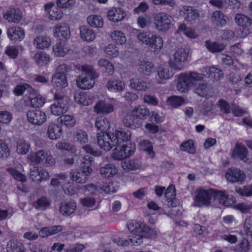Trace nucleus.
<instances>
[{
	"label": "nucleus",
	"instance_id": "nucleus-63",
	"mask_svg": "<svg viewBox=\"0 0 252 252\" xmlns=\"http://www.w3.org/2000/svg\"><path fill=\"white\" fill-rule=\"evenodd\" d=\"M108 57L115 58L119 55V50L115 45L109 44L105 49Z\"/></svg>",
	"mask_w": 252,
	"mask_h": 252
},
{
	"label": "nucleus",
	"instance_id": "nucleus-37",
	"mask_svg": "<svg viewBox=\"0 0 252 252\" xmlns=\"http://www.w3.org/2000/svg\"><path fill=\"white\" fill-rule=\"evenodd\" d=\"M131 114L139 119H145L149 115V110L143 106L135 107L131 111Z\"/></svg>",
	"mask_w": 252,
	"mask_h": 252
},
{
	"label": "nucleus",
	"instance_id": "nucleus-7",
	"mask_svg": "<svg viewBox=\"0 0 252 252\" xmlns=\"http://www.w3.org/2000/svg\"><path fill=\"white\" fill-rule=\"evenodd\" d=\"M29 158L32 161L37 164L44 163L49 166L54 165L56 162L50 152L44 150L31 153L29 155Z\"/></svg>",
	"mask_w": 252,
	"mask_h": 252
},
{
	"label": "nucleus",
	"instance_id": "nucleus-11",
	"mask_svg": "<svg viewBox=\"0 0 252 252\" xmlns=\"http://www.w3.org/2000/svg\"><path fill=\"white\" fill-rule=\"evenodd\" d=\"M245 177L244 172L236 168L228 169L225 174L226 180L231 183L242 182L245 180Z\"/></svg>",
	"mask_w": 252,
	"mask_h": 252
},
{
	"label": "nucleus",
	"instance_id": "nucleus-20",
	"mask_svg": "<svg viewBox=\"0 0 252 252\" xmlns=\"http://www.w3.org/2000/svg\"><path fill=\"white\" fill-rule=\"evenodd\" d=\"M54 35L60 39H66L69 38L70 32L69 27L65 23L58 24L54 30Z\"/></svg>",
	"mask_w": 252,
	"mask_h": 252
},
{
	"label": "nucleus",
	"instance_id": "nucleus-17",
	"mask_svg": "<svg viewBox=\"0 0 252 252\" xmlns=\"http://www.w3.org/2000/svg\"><path fill=\"white\" fill-rule=\"evenodd\" d=\"M126 16L125 11L119 7H113L108 10L107 17L108 19L114 22L121 21Z\"/></svg>",
	"mask_w": 252,
	"mask_h": 252
},
{
	"label": "nucleus",
	"instance_id": "nucleus-41",
	"mask_svg": "<svg viewBox=\"0 0 252 252\" xmlns=\"http://www.w3.org/2000/svg\"><path fill=\"white\" fill-rule=\"evenodd\" d=\"M45 102V99L40 94H37L27 101V105L32 107L39 108L42 106Z\"/></svg>",
	"mask_w": 252,
	"mask_h": 252
},
{
	"label": "nucleus",
	"instance_id": "nucleus-35",
	"mask_svg": "<svg viewBox=\"0 0 252 252\" xmlns=\"http://www.w3.org/2000/svg\"><path fill=\"white\" fill-rule=\"evenodd\" d=\"M53 85L56 87L63 88L67 86L66 75L54 74L52 78Z\"/></svg>",
	"mask_w": 252,
	"mask_h": 252
},
{
	"label": "nucleus",
	"instance_id": "nucleus-26",
	"mask_svg": "<svg viewBox=\"0 0 252 252\" xmlns=\"http://www.w3.org/2000/svg\"><path fill=\"white\" fill-rule=\"evenodd\" d=\"M94 111L97 113L107 114L113 111L114 106L112 104L101 101L97 102L94 108Z\"/></svg>",
	"mask_w": 252,
	"mask_h": 252
},
{
	"label": "nucleus",
	"instance_id": "nucleus-21",
	"mask_svg": "<svg viewBox=\"0 0 252 252\" xmlns=\"http://www.w3.org/2000/svg\"><path fill=\"white\" fill-rule=\"evenodd\" d=\"M51 43V39L45 36L39 35L33 40V44L37 49H44L48 48Z\"/></svg>",
	"mask_w": 252,
	"mask_h": 252
},
{
	"label": "nucleus",
	"instance_id": "nucleus-51",
	"mask_svg": "<svg viewBox=\"0 0 252 252\" xmlns=\"http://www.w3.org/2000/svg\"><path fill=\"white\" fill-rule=\"evenodd\" d=\"M74 100L76 103L87 106L92 103V101L86 94L82 93L77 94L74 95Z\"/></svg>",
	"mask_w": 252,
	"mask_h": 252
},
{
	"label": "nucleus",
	"instance_id": "nucleus-58",
	"mask_svg": "<svg viewBox=\"0 0 252 252\" xmlns=\"http://www.w3.org/2000/svg\"><path fill=\"white\" fill-rule=\"evenodd\" d=\"M115 151L113 153L112 158L116 160H122L126 158V154L122 149L121 145L115 146Z\"/></svg>",
	"mask_w": 252,
	"mask_h": 252
},
{
	"label": "nucleus",
	"instance_id": "nucleus-5",
	"mask_svg": "<svg viewBox=\"0 0 252 252\" xmlns=\"http://www.w3.org/2000/svg\"><path fill=\"white\" fill-rule=\"evenodd\" d=\"M189 57V50L188 48H180L176 50L173 59L169 62L171 69L180 71L184 69L183 63L187 62Z\"/></svg>",
	"mask_w": 252,
	"mask_h": 252
},
{
	"label": "nucleus",
	"instance_id": "nucleus-4",
	"mask_svg": "<svg viewBox=\"0 0 252 252\" xmlns=\"http://www.w3.org/2000/svg\"><path fill=\"white\" fill-rule=\"evenodd\" d=\"M54 102L50 106L52 114L60 116L66 113L68 110L69 99L62 92L56 93L54 94Z\"/></svg>",
	"mask_w": 252,
	"mask_h": 252
},
{
	"label": "nucleus",
	"instance_id": "nucleus-48",
	"mask_svg": "<svg viewBox=\"0 0 252 252\" xmlns=\"http://www.w3.org/2000/svg\"><path fill=\"white\" fill-rule=\"evenodd\" d=\"M236 23L243 27H248L251 24V20L247 16L243 14H237L235 17Z\"/></svg>",
	"mask_w": 252,
	"mask_h": 252
},
{
	"label": "nucleus",
	"instance_id": "nucleus-45",
	"mask_svg": "<svg viewBox=\"0 0 252 252\" xmlns=\"http://www.w3.org/2000/svg\"><path fill=\"white\" fill-rule=\"evenodd\" d=\"M163 46V41L159 36L155 34H153V37L151 38L150 43L149 47L154 49L155 50H160Z\"/></svg>",
	"mask_w": 252,
	"mask_h": 252
},
{
	"label": "nucleus",
	"instance_id": "nucleus-9",
	"mask_svg": "<svg viewBox=\"0 0 252 252\" xmlns=\"http://www.w3.org/2000/svg\"><path fill=\"white\" fill-rule=\"evenodd\" d=\"M112 136V133L109 132L98 133L97 141L99 147L106 151H109L116 146L115 141L113 140Z\"/></svg>",
	"mask_w": 252,
	"mask_h": 252
},
{
	"label": "nucleus",
	"instance_id": "nucleus-59",
	"mask_svg": "<svg viewBox=\"0 0 252 252\" xmlns=\"http://www.w3.org/2000/svg\"><path fill=\"white\" fill-rule=\"evenodd\" d=\"M74 138L80 144L86 143L88 141L86 132L81 129L76 130L74 134Z\"/></svg>",
	"mask_w": 252,
	"mask_h": 252
},
{
	"label": "nucleus",
	"instance_id": "nucleus-29",
	"mask_svg": "<svg viewBox=\"0 0 252 252\" xmlns=\"http://www.w3.org/2000/svg\"><path fill=\"white\" fill-rule=\"evenodd\" d=\"M106 87L109 91L117 92L123 90L125 85L124 82L121 80L111 79L108 81Z\"/></svg>",
	"mask_w": 252,
	"mask_h": 252
},
{
	"label": "nucleus",
	"instance_id": "nucleus-8",
	"mask_svg": "<svg viewBox=\"0 0 252 252\" xmlns=\"http://www.w3.org/2000/svg\"><path fill=\"white\" fill-rule=\"evenodd\" d=\"M154 20L156 27L158 31H166L172 26L173 19L169 14L161 12L155 15Z\"/></svg>",
	"mask_w": 252,
	"mask_h": 252
},
{
	"label": "nucleus",
	"instance_id": "nucleus-42",
	"mask_svg": "<svg viewBox=\"0 0 252 252\" xmlns=\"http://www.w3.org/2000/svg\"><path fill=\"white\" fill-rule=\"evenodd\" d=\"M33 60L37 65L43 66L49 62L50 58L45 52H39L35 54Z\"/></svg>",
	"mask_w": 252,
	"mask_h": 252
},
{
	"label": "nucleus",
	"instance_id": "nucleus-40",
	"mask_svg": "<svg viewBox=\"0 0 252 252\" xmlns=\"http://www.w3.org/2000/svg\"><path fill=\"white\" fill-rule=\"evenodd\" d=\"M214 193L213 198L215 199H219L220 204L226 207L231 205V203L228 201V195L225 191H219L214 189Z\"/></svg>",
	"mask_w": 252,
	"mask_h": 252
},
{
	"label": "nucleus",
	"instance_id": "nucleus-50",
	"mask_svg": "<svg viewBox=\"0 0 252 252\" xmlns=\"http://www.w3.org/2000/svg\"><path fill=\"white\" fill-rule=\"evenodd\" d=\"M206 48L211 52H219L224 50L225 46L221 43L206 41L205 43Z\"/></svg>",
	"mask_w": 252,
	"mask_h": 252
},
{
	"label": "nucleus",
	"instance_id": "nucleus-49",
	"mask_svg": "<svg viewBox=\"0 0 252 252\" xmlns=\"http://www.w3.org/2000/svg\"><path fill=\"white\" fill-rule=\"evenodd\" d=\"M30 147L28 142L21 139L17 141L16 151L20 155H25L28 152Z\"/></svg>",
	"mask_w": 252,
	"mask_h": 252
},
{
	"label": "nucleus",
	"instance_id": "nucleus-1",
	"mask_svg": "<svg viewBox=\"0 0 252 252\" xmlns=\"http://www.w3.org/2000/svg\"><path fill=\"white\" fill-rule=\"evenodd\" d=\"M127 226L128 230L135 235L132 238V245H140L142 242L143 238H156L157 235L156 230L141 222L133 220L129 222Z\"/></svg>",
	"mask_w": 252,
	"mask_h": 252
},
{
	"label": "nucleus",
	"instance_id": "nucleus-39",
	"mask_svg": "<svg viewBox=\"0 0 252 252\" xmlns=\"http://www.w3.org/2000/svg\"><path fill=\"white\" fill-rule=\"evenodd\" d=\"M142 166V163L140 158H133L123 163V167H126L131 170L140 169Z\"/></svg>",
	"mask_w": 252,
	"mask_h": 252
},
{
	"label": "nucleus",
	"instance_id": "nucleus-64",
	"mask_svg": "<svg viewBox=\"0 0 252 252\" xmlns=\"http://www.w3.org/2000/svg\"><path fill=\"white\" fill-rule=\"evenodd\" d=\"M236 192L242 196H251L252 195V185L249 187L244 186L243 188H236Z\"/></svg>",
	"mask_w": 252,
	"mask_h": 252
},
{
	"label": "nucleus",
	"instance_id": "nucleus-47",
	"mask_svg": "<svg viewBox=\"0 0 252 252\" xmlns=\"http://www.w3.org/2000/svg\"><path fill=\"white\" fill-rule=\"evenodd\" d=\"M50 205V200L45 196H42L33 203V206L37 209L44 210Z\"/></svg>",
	"mask_w": 252,
	"mask_h": 252
},
{
	"label": "nucleus",
	"instance_id": "nucleus-13",
	"mask_svg": "<svg viewBox=\"0 0 252 252\" xmlns=\"http://www.w3.org/2000/svg\"><path fill=\"white\" fill-rule=\"evenodd\" d=\"M136 70L141 74L149 76L155 72V65L151 62L144 60L139 61L135 65Z\"/></svg>",
	"mask_w": 252,
	"mask_h": 252
},
{
	"label": "nucleus",
	"instance_id": "nucleus-44",
	"mask_svg": "<svg viewBox=\"0 0 252 252\" xmlns=\"http://www.w3.org/2000/svg\"><path fill=\"white\" fill-rule=\"evenodd\" d=\"M177 32L179 33L183 32L190 38H196L198 37V35L195 31L190 28L187 27L185 24H182L179 26Z\"/></svg>",
	"mask_w": 252,
	"mask_h": 252
},
{
	"label": "nucleus",
	"instance_id": "nucleus-10",
	"mask_svg": "<svg viewBox=\"0 0 252 252\" xmlns=\"http://www.w3.org/2000/svg\"><path fill=\"white\" fill-rule=\"evenodd\" d=\"M26 116L28 121L34 125L40 126L46 120V114L38 109L28 111Z\"/></svg>",
	"mask_w": 252,
	"mask_h": 252
},
{
	"label": "nucleus",
	"instance_id": "nucleus-56",
	"mask_svg": "<svg viewBox=\"0 0 252 252\" xmlns=\"http://www.w3.org/2000/svg\"><path fill=\"white\" fill-rule=\"evenodd\" d=\"M58 119L61 123L67 127H72L75 123L73 117L70 115H63L59 117Z\"/></svg>",
	"mask_w": 252,
	"mask_h": 252
},
{
	"label": "nucleus",
	"instance_id": "nucleus-36",
	"mask_svg": "<svg viewBox=\"0 0 252 252\" xmlns=\"http://www.w3.org/2000/svg\"><path fill=\"white\" fill-rule=\"evenodd\" d=\"M7 252H25L22 244L17 240H10L6 245Z\"/></svg>",
	"mask_w": 252,
	"mask_h": 252
},
{
	"label": "nucleus",
	"instance_id": "nucleus-62",
	"mask_svg": "<svg viewBox=\"0 0 252 252\" xmlns=\"http://www.w3.org/2000/svg\"><path fill=\"white\" fill-rule=\"evenodd\" d=\"M153 34L150 32H142L138 34L137 37L142 43L149 46L151 38L153 37Z\"/></svg>",
	"mask_w": 252,
	"mask_h": 252
},
{
	"label": "nucleus",
	"instance_id": "nucleus-28",
	"mask_svg": "<svg viewBox=\"0 0 252 252\" xmlns=\"http://www.w3.org/2000/svg\"><path fill=\"white\" fill-rule=\"evenodd\" d=\"M63 226L58 225L49 227H45L41 229L39 235L42 237H47L50 235H55L62 231Z\"/></svg>",
	"mask_w": 252,
	"mask_h": 252
},
{
	"label": "nucleus",
	"instance_id": "nucleus-61",
	"mask_svg": "<svg viewBox=\"0 0 252 252\" xmlns=\"http://www.w3.org/2000/svg\"><path fill=\"white\" fill-rule=\"evenodd\" d=\"M98 64L101 67H104L109 74H112L114 72V66L108 60L101 59L98 61Z\"/></svg>",
	"mask_w": 252,
	"mask_h": 252
},
{
	"label": "nucleus",
	"instance_id": "nucleus-32",
	"mask_svg": "<svg viewBox=\"0 0 252 252\" xmlns=\"http://www.w3.org/2000/svg\"><path fill=\"white\" fill-rule=\"evenodd\" d=\"M130 84L132 89L137 91H146L149 88L146 81L138 78H132Z\"/></svg>",
	"mask_w": 252,
	"mask_h": 252
},
{
	"label": "nucleus",
	"instance_id": "nucleus-14",
	"mask_svg": "<svg viewBox=\"0 0 252 252\" xmlns=\"http://www.w3.org/2000/svg\"><path fill=\"white\" fill-rule=\"evenodd\" d=\"M7 34L9 39L14 42L21 41L25 37L24 30L19 26L9 28L7 30Z\"/></svg>",
	"mask_w": 252,
	"mask_h": 252
},
{
	"label": "nucleus",
	"instance_id": "nucleus-23",
	"mask_svg": "<svg viewBox=\"0 0 252 252\" xmlns=\"http://www.w3.org/2000/svg\"><path fill=\"white\" fill-rule=\"evenodd\" d=\"M90 175V174H88L84 170L81 169L80 171H73L70 173L71 180L79 184L86 183Z\"/></svg>",
	"mask_w": 252,
	"mask_h": 252
},
{
	"label": "nucleus",
	"instance_id": "nucleus-6",
	"mask_svg": "<svg viewBox=\"0 0 252 252\" xmlns=\"http://www.w3.org/2000/svg\"><path fill=\"white\" fill-rule=\"evenodd\" d=\"M214 190L213 189H197L194 192L193 206L199 207L210 206L211 200L214 197Z\"/></svg>",
	"mask_w": 252,
	"mask_h": 252
},
{
	"label": "nucleus",
	"instance_id": "nucleus-2",
	"mask_svg": "<svg viewBox=\"0 0 252 252\" xmlns=\"http://www.w3.org/2000/svg\"><path fill=\"white\" fill-rule=\"evenodd\" d=\"M82 74L76 79L77 86L83 90L90 89L94 84V80L98 77L94 67L90 65L84 64L81 66Z\"/></svg>",
	"mask_w": 252,
	"mask_h": 252
},
{
	"label": "nucleus",
	"instance_id": "nucleus-30",
	"mask_svg": "<svg viewBox=\"0 0 252 252\" xmlns=\"http://www.w3.org/2000/svg\"><path fill=\"white\" fill-rule=\"evenodd\" d=\"M118 170L113 164H108L99 169L101 175L104 178H109L114 176L117 173Z\"/></svg>",
	"mask_w": 252,
	"mask_h": 252
},
{
	"label": "nucleus",
	"instance_id": "nucleus-19",
	"mask_svg": "<svg viewBox=\"0 0 252 252\" xmlns=\"http://www.w3.org/2000/svg\"><path fill=\"white\" fill-rule=\"evenodd\" d=\"M63 133L62 127L58 124L51 123L48 126L47 135L51 140H57L61 137Z\"/></svg>",
	"mask_w": 252,
	"mask_h": 252
},
{
	"label": "nucleus",
	"instance_id": "nucleus-3",
	"mask_svg": "<svg viewBox=\"0 0 252 252\" xmlns=\"http://www.w3.org/2000/svg\"><path fill=\"white\" fill-rule=\"evenodd\" d=\"M204 74L196 72H189L179 75L177 89L181 92H186L195 82L202 80Z\"/></svg>",
	"mask_w": 252,
	"mask_h": 252
},
{
	"label": "nucleus",
	"instance_id": "nucleus-46",
	"mask_svg": "<svg viewBox=\"0 0 252 252\" xmlns=\"http://www.w3.org/2000/svg\"><path fill=\"white\" fill-rule=\"evenodd\" d=\"M99 189L106 193L111 194L118 189L119 186L116 182H109L103 183L102 186H99Z\"/></svg>",
	"mask_w": 252,
	"mask_h": 252
},
{
	"label": "nucleus",
	"instance_id": "nucleus-24",
	"mask_svg": "<svg viewBox=\"0 0 252 252\" xmlns=\"http://www.w3.org/2000/svg\"><path fill=\"white\" fill-rule=\"evenodd\" d=\"M123 124L127 127L135 129L140 126V121L139 120L137 119L135 116L131 114V112L124 117L123 119Z\"/></svg>",
	"mask_w": 252,
	"mask_h": 252
},
{
	"label": "nucleus",
	"instance_id": "nucleus-31",
	"mask_svg": "<svg viewBox=\"0 0 252 252\" xmlns=\"http://www.w3.org/2000/svg\"><path fill=\"white\" fill-rule=\"evenodd\" d=\"M95 126L97 130L105 133L110 127V122L104 116L98 117L95 121Z\"/></svg>",
	"mask_w": 252,
	"mask_h": 252
},
{
	"label": "nucleus",
	"instance_id": "nucleus-27",
	"mask_svg": "<svg viewBox=\"0 0 252 252\" xmlns=\"http://www.w3.org/2000/svg\"><path fill=\"white\" fill-rule=\"evenodd\" d=\"M81 38L84 41L91 42L95 38V34L93 30L87 26H82L80 28Z\"/></svg>",
	"mask_w": 252,
	"mask_h": 252
},
{
	"label": "nucleus",
	"instance_id": "nucleus-60",
	"mask_svg": "<svg viewBox=\"0 0 252 252\" xmlns=\"http://www.w3.org/2000/svg\"><path fill=\"white\" fill-rule=\"evenodd\" d=\"M6 170L16 180L22 182L26 181V176L16 169L12 168H7Z\"/></svg>",
	"mask_w": 252,
	"mask_h": 252
},
{
	"label": "nucleus",
	"instance_id": "nucleus-53",
	"mask_svg": "<svg viewBox=\"0 0 252 252\" xmlns=\"http://www.w3.org/2000/svg\"><path fill=\"white\" fill-rule=\"evenodd\" d=\"M208 70L207 74H208V77H211L216 80H220L223 77V73L222 71L218 68L212 66L206 69Z\"/></svg>",
	"mask_w": 252,
	"mask_h": 252
},
{
	"label": "nucleus",
	"instance_id": "nucleus-54",
	"mask_svg": "<svg viewBox=\"0 0 252 252\" xmlns=\"http://www.w3.org/2000/svg\"><path fill=\"white\" fill-rule=\"evenodd\" d=\"M111 37L112 40L117 44H123L126 41L124 33L120 31L113 32L111 34Z\"/></svg>",
	"mask_w": 252,
	"mask_h": 252
},
{
	"label": "nucleus",
	"instance_id": "nucleus-18",
	"mask_svg": "<svg viewBox=\"0 0 252 252\" xmlns=\"http://www.w3.org/2000/svg\"><path fill=\"white\" fill-rule=\"evenodd\" d=\"M112 133V137L115 141L116 146H120L122 143L127 142L130 140V133L127 130L126 131L122 129L117 130Z\"/></svg>",
	"mask_w": 252,
	"mask_h": 252
},
{
	"label": "nucleus",
	"instance_id": "nucleus-25",
	"mask_svg": "<svg viewBox=\"0 0 252 252\" xmlns=\"http://www.w3.org/2000/svg\"><path fill=\"white\" fill-rule=\"evenodd\" d=\"M76 208V202L73 200L62 203L60 207V211L64 216L72 214Z\"/></svg>",
	"mask_w": 252,
	"mask_h": 252
},
{
	"label": "nucleus",
	"instance_id": "nucleus-15",
	"mask_svg": "<svg viewBox=\"0 0 252 252\" xmlns=\"http://www.w3.org/2000/svg\"><path fill=\"white\" fill-rule=\"evenodd\" d=\"M227 16L220 10L214 11L210 17L212 24L218 27L224 26L227 23Z\"/></svg>",
	"mask_w": 252,
	"mask_h": 252
},
{
	"label": "nucleus",
	"instance_id": "nucleus-38",
	"mask_svg": "<svg viewBox=\"0 0 252 252\" xmlns=\"http://www.w3.org/2000/svg\"><path fill=\"white\" fill-rule=\"evenodd\" d=\"M81 170H84L88 174H90L93 172L91 167L92 163L94 162V158L90 156L87 155L82 158L81 159Z\"/></svg>",
	"mask_w": 252,
	"mask_h": 252
},
{
	"label": "nucleus",
	"instance_id": "nucleus-22",
	"mask_svg": "<svg viewBox=\"0 0 252 252\" xmlns=\"http://www.w3.org/2000/svg\"><path fill=\"white\" fill-rule=\"evenodd\" d=\"M247 155L248 150L246 147L237 143L232 153V157L246 161Z\"/></svg>",
	"mask_w": 252,
	"mask_h": 252
},
{
	"label": "nucleus",
	"instance_id": "nucleus-55",
	"mask_svg": "<svg viewBox=\"0 0 252 252\" xmlns=\"http://www.w3.org/2000/svg\"><path fill=\"white\" fill-rule=\"evenodd\" d=\"M184 102V99L182 97L178 96H171L167 100V104L173 108L180 107Z\"/></svg>",
	"mask_w": 252,
	"mask_h": 252
},
{
	"label": "nucleus",
	"instance_id": "nucleus-52",
	"mask_svg": "<svg viewBox=\"0 0 252 252\" xmlns=\"http://www.w3.org/2000/svg\"><path fill=\"white\" fill-rule=\"evenodd\" d=\"M68 51V49L65 48L64 44L61 42L57 43L53 47V52L57 57H63Z\"/></svg>",
	"mask_w": 252,
	"mask_h": 252
},
{
	"label": "nucleus",
	"instance_id": "nucleus-43",
	"mask_svg": "<svg viewBox=\"0 0 252 252\" xmlns=\"http://www.w3.org/2000/svg\"><path fill=\"white\" fill-rule=\"evenodd\" d=\"M88 23L93 27L101 28L103 25L102 18L99 15H91L87 18Z\"/></svg>",
	"mask_w": 252,
	"mask_h": 252
},
{
	"label": "nucleus",
	"instance_id": "nucleus-57",
	"mask_svg": "<svg viewBox=\"0 0 252 252\" xmlns=\"http://www.w3.org/2000/svg\"><path fill=\"white\" fill-rule=\"evenodd\" d=\"M209 90L208 84L202 82L198 84L194 89V92L198 95L201 96H204L207 95Z\"/></svg>",
	"mask_w": 252,
	"mask_h": 252
},
{
	"label": "nucleus",
	"instance_id": "nucleus-12",
	"mask_svg": "<svg viewBox=\"0 0 252 252\" xmlns=\"http://www.w3.org/2000/svg\"><path fill=\"white\" fill-rule=\"evenodd\" d=\"M171 68L170 65H160L157 68V73L159 79L156 80L157 84H163V81L171 78L174 74L173 69Z\"/></svg>",
	"mask_w": 252,
	"mask_h": 252
},
{
	"label": "nucleus",
	"instance_id": "nucleus-33",
	"mask_svg": "<svg viewBox=\"0 0 252 252\" xmlns=\"http://www.w3.org/2000/svg\"><path fill=\"white\" fill-rule=\"evenodd\" d=\"M182 11L184 13L185 19L187 21L191 22L199 17V14L197 11L190 6H184Z\"/></svg>",
	"mask_w": 252,
	"mask_h": 252
},
{
	"label": "nucleus",
	"instance_id": "nucleus-16",
	"mask_svg": "<svg viewBox=\"0 0 252 252\" xmlns=\"http://www.w3.org/2000/svg\"><path fill=\"white\" fill-rule=\"evenodd\" d=\"M4 19L9 22L19 23L22 17V12L19 9L9 7L7 11L3 13Z\"/></svg>",
	"mask_w": 252,
	"mask_h": 252
},
{
	"label": "nucleus",
	"instance_id": "nucleus-34",
	"mask_svg": "<svg viewBox=\"0 0 252 252\" xmlns=\"http://www.w3.org/2000/svg\"><path fill=\"white\" fill-rule=\"evenodd\" d=\"M48 6V5L46 6L45 10L48 11L49 14L48 17L50 20H59L62 17L63 13L60 8L52 5L50 6L49 9Z\"/></svg>",
	"mask_w": 252,
	"mask_h": 252
}]
</instances>
